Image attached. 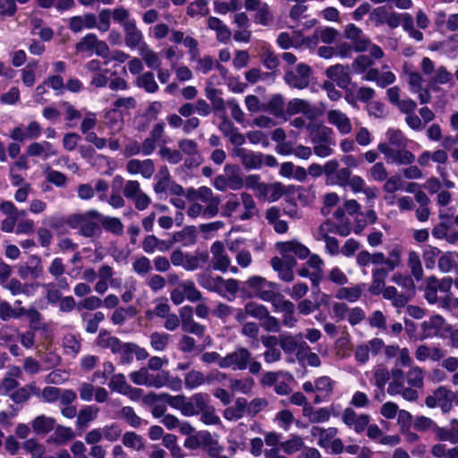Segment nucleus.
<instances>
[{
  "instance_id": "18",
  "label": "nucleus",
  "mask_w": 458,
  "mask_h": 458,
  "mask_svg": "<svg viewBox=\"0 0 458 458\" xmlns=\"http://www.w3.org/2000/svg\"><path fill=\"white\" fill-rule=\"evenodd\" d=\"M136 85L142 88L148 93H155L158 90V85L155 81L152 72H146L138 77Z\"/></svg>"
},
{
  "instance_id": "26",
  "label": "nucleus",
  "mask_w": 458,
  "mask_h": 458,
  "mask_svg": "<svg viewBox=\"0 0 458 458\" xmlns=\"http://www.w3.org/2000/svg\"><path fill=\"white\" fill-rule=\"evenodd\" d=\"M408 266L411 268V272L413 277L417 281L421 280L423 276V269L420 256L416 251L412 250L409 253Z\"/></svg>"
},
{
  "instance_id": "30",
  "label": "nucleus",
  "mask_w": 458,
  "mask_h": 458,
  "mask_svg": "<svg viewBox=\"0 0 458 458\" xmlns=\"http://www.w3.org/2000/svg\"><path fill=\"white\" fill-rule=\"evenodd\" d=\"M373 60L365 55H358L352 64V69L354 73H363L368 68L372 66Z\"/></svg>"
},
{
  "instance_id": "47",
  "label": "nucleus",
  "mask_w": 458,
  "mask_h": 458,
  "mask_svg": "<svg viewBox=\"0 0 458 458\" xmlns=\"http://www.w3.org/2000/svg\"><path fill=\"white\" fill-rule=\"evenodd\" d=\"M126 386H129L125 377L123 374H117L113 377L109 383V386L112 390L116 391L122 394H127Z\"/></svg>"
},
{
  "instance_id": "3",
  "label": "nucleus",
  "mask_w": 458,
  "mask_h": 458,
  "mask_svg": "<svg viewBox=\"0 0 458 458\" xmlns=\"http://www.w3.org/2000/svg\"><path fill=\"white\" fill-rule=\"evenodd\" d=\"M250 357L251 353L247 348L240 347L224 358L220 357L219 367L226 369L235 365L238 369L243 370L247 368Z\"/></svg>"
},
{
  "instance_id": "36",
  "label": "nucleus",
  "mask_w": 458,
  "mask_h": 458,
  "mask_svg": "<svg viewBox=\"0 0 458 458\" xmlns=\"http://www.w3.org/2000/svg\"><path fill=\"white\" fill-rule=\"evenodd\" d=\"M122 416L126 420V422L133 428H138L141 424V418L139 417L134 409L131 406H124L121 410Z\"/></svg>"
},
{
  "instance_id": "16",
  "label": "nucleus",
  "mask_w": 458,
  "mask_h": 458,
  "mask_svg": "<svg viewBox=\"0 0 458 458\" xmlns=\"http://www.w3.org/2000/svg\"><path fill=\"white\" fill-rule=\"evenodd\" d=\"M364 286V284H359L354 287H341L337 291L335 298L339 300H346L350 302H355L360 298Z\"/></svg>"
},
{
  "instance_id": "40",
  "label": "nucleus",
  "mask_w": 458,
  "mask_h": 458,
  "mask_svg": "<svg viewBox=\"0 0 458 458\" xmlns=\"http://www.w3.org/2000/svg\"><path fill=\"white\" fill-rule=\"evenodd\" d=\"M168 379H169V371H166V370H161L157 375L150 374L149 382H148V386L161 388L164 386H166Z\"/></svg>"
},
{
  "instance_id": "23",
  "label": "nucleus",
  "mask_w": 458,
  "mask_h": 458,
  "mask_svg": "<svg viewBox=\"0 0 458 458\" xmlns=\"http://www.w3.org/2000/svg\"><path fill=\"white\" fill-rule=\"evenodd\" d=\"M245 313L252 318L262 320L268 315L267 308L263 304H259L255 301H250L245 304Z\"/></svg>"
},
{
  "instance_id": "5",
  "label": "nucleus",
  "mask_w": 458,
  "mask_h": 458,
  "mask_svg": "<svg viewBox=\"0 0 458 458\" xmlns=\"http://www.w3.org/2000/svg\"><path fill=\"white\" fill-rule=\"evenodd\" d=\"M182 320V330L183 332L194 334L198 336L203 335L205 327L193 320V309L190 305L182 307L179 310Z\"/></svg>"
},
{
  "instance_id": "25",
  "label": "nucleus",
  "mask_w": 458,
  "mask_h": 458,
  "mask_svg": "<svg viewBox=\"0 0 458 458\" xmlns=\"http://www.w3.org/2000/svg\"><path fill=\"white\" fill-rule=\"evenodd\" d=\"M104 118L106 125L112 129L120 127L123 123V113L114 106L105 112Z\"/></svg>"
},
{
  "instance_id": "32",
  "label": "nucleus",
  "mask_w": 458,
  "mask_h": 458,
  "mask_svg": "<svg viewBox=\"0 0 458 458\" xmlns=\"http://www.w3.org/2000/svg\"><path fill=\"white\" fill-rule=\"evenodd\" d=\"M188 401L191 402L195 407L196 415L202 412L209 405V395L207 393H197L191 396Z\"/></svg>"
},
{
  "instance_id": "39",
  "label": "nucleus",
  "mask_w": 458,
  "mask_h": 458,
  "mask_svg": "<svg viewBox=\"0 0 458 458\" xmlns=\"http://www.w3.org/2000/svg\"><path fill=\"white\" fill-rule=\"evenodd\" d=\"M150 339L153 349L156 351H163L168 344L169 335L165 333L159 334L157 332H154L152 333Z\"/></svg>"
},
{
  "instance_id": "12",
  "label": "nucleus",
  "mask_w": 458,
  "mask_h": 458,
  "mask_svg": "<svg viewBox=\"0 0 458 458\" xmlns=\"http://www.w3.org/2000/svg\"><path fill=\"white\" fill-rule=\"evenodd\" d=\"M55 424V420L46 415H38L31 421L33 431L37 435H47L51 432Z\"/></svg>"
},
{
  "instance_id": "44",
  "label": "nucleus",
  "mask_w": 458,
  "mask_h": 458,
  "mask_svg": "<svg viewBox=\"0 0 458 458\" xmlns=\"http://www.w3.org/2000/svg\"><path fill=\"white\" fill-rule=\"evenodd\" d=\"M389 13L386 6H379L375 8L370 13V20L375 23L376 26L386 23Z\"/></svg>"
},
{
  "instance_id": "4",
  "label": "nucleus",
  "mask_w": 458,
  "mask_h": 458,
  "mask_svg": "<svg viewBox=\"0 0 458 458\" xmlns=\"http://www.w3.org/2000/svg\"><path fill=\"white\" fill-rule=\"evenodd\" d=\"M218 443L215 440L208 430H199L192 436L187 437L184 440L183 445L190 450H196L202 448L208 453V448L215 446Z\"/></svg>"
},
{
  "instance_id": "14",
  "label": "nucleus",
  "mask_w": 458,
  "mask_h": 458,
  "mask_svg": "<svg viewBox=\"0 0 458 458\" xmlns=\"http://www.w3.org/2000/svg\"><path fill=\"white\" fill-rule=\"evenodd\" d=\"M284 100L282 95H274L267 104L265 105V110L277 118H284L287 120L285 116V111H284Z\"/></svg>"
},
{
  "instance_id": "24",
  "label": "nucleus",
  "mask_w": 458,
  "mask_h": 458,
  "mask_svg": "<svg viewBox=\"0 0 458 458\" xmlns=\"http://www.w3.org/2000/svg\"><path fill=\"white\" fill-rule=\"evenodd\" d=\"M335 387V381L328 376H322L315 379V388L318 392L325 394V398H329Z\"/></svg>"
},
{
  "instance_id": "8",
  "label": "nucleus",
  "mask_w": 458,
  "mask_h": 458,
  "mask_svg": "<svg viewBox=\"0 0 458 458\" xmlns=\"http://www.w3.org/2000/svg\"><path fill=\"white\" fill-rule=\"evenodd\" d=\"M445 324V319L441 315H433L429 320H425L421 323L422 334L419 336L420 340H425L431 337L432 335L437 337H443L444 335L439 334L440 329Z\"/></svg>"
},
{
  "instance_id": "48",
  "label": "nucleus",
  "mask_w": 458,
  "mask_h": 458,
  "mask_svg": "<svg viewBox=\"0 0 458 458\" xmlns=\"http://www.w3.org/2000/svg\"><path fill=\"white\" fill-rule=\"evenodd\" d=\"M374 377H375L376 386L382 391V396H384L385 395L383 393L384 387H385L386 382L390 378L389 371L386 368L377 369L374 372Z\"/></svg>"
},
{
  "instance_id": "42",
  "label": "nucleus",
  "mask_w": 458,
  "mask_h": 458,
  "mask_svg": "<svg viewBox=\"0 0 458 458\" xmlns=\"http://www.w3.org/2000/svg\"><path fill=\"white\" fill-rule=\"evenodd\" d=\"M81 341L72 334H68L64 337V347L69 350L71 353L76 355L81 350Z\"/></svg>"
},
{
  "instance_id": "45",
  "label": "nucleus",
  "mask_w": 458,
  "mask_h": 458,
  "mask_svg": "<svg viewBox=\"0 0 458 458\" xmlns=\"http://www.w3.org/2000/svg\"><path fill=\"white\" fill-rule=\"evenodd\" d=\"M150 374L145 368L133 371L130 374L131 380L138 386H147L149 382Z\"/></svg>"
},
{
  "instance_id": "49",
  "label": "nucleus",
  "mask_w": 458,
  "mask_h": 458,
  "mask_svg": "<svg viewBox=\"0 0 458 458\" xmlns=\"http://www.w3.org/2000/svg\"><path fill=\"white\" fill-rule=\"evenodd\" d=\"M333 133V130L329 127L322 125L321 129L318 131L313 136L310 137L311 141L317 143H329L330 135Z\"/></svg>"
},
{
  "instance_id": "28",
  "label": "nucleus",
  "mask_w": 458,
  "mask_h": 458,
  "mask_svg": "<svg viewBox=\"0 0 458 458\" xmlns=\"http://www.w3.org/2000/svg\"><path fill=\"white\" fill-rule=\"evenodd\" d=\"M259 180V174H250L245 177L244 183L248 189H257L261 195H267L268 185L265 182H260Z\"/></svg>"
},
{
  "instance_id": "27",
  "label": "nucleus",
  "mask_w": 458,
  "mask_h": 458,
  "mask_svg": "<svg viewBox=\"0 0 458 458\" xmlns=\"http://www.w3.org/2000/svg\"><path fill=\"white\" fill-rule=\"evenodd\" d=\"M281 446L285 454H293L304 446V442L300 436L294 435L290 439L281 443Z\"/></svg>"
},
{
  "instance_id": "63",
  "label": "nucleus",
  "mask_w": 458,
  "mask_h": 458,
  "mask_svg": "<svg viewBox=\"0 0 458 458\" xmlns=\"http://www.w3.org/2000/svg\"><path fill=\"white\" fill-rule=\"evenodd\" d=\"M132 267L134 271L140 275L147 274L151 268L150 261L145 256L137 259L133 262Z\"/></svg>"
},
{
  "instance_id": "51",
  "label": "nucleus",
  "mask_w": 458,
  "mask_h": 458,
  "mask_svg": "<svg viewBox=\"0 0 458 458\" xmlns=\"http://www.w3.org/2000/svg\"><path fill=\"white\" fill-rule=\"evenodd\" d=\"M437 266L441 272H450L454 266V254L452 252L443 254L438 259Z\"/></svg>"
},
{
  "instance_id": "46",
  "label": "nucleus",
  "mask_w": 458,
  "mask_h": 458,
  "mask_svg": "<svg viewBox=\"0 0 458 458\" xmlns=\"http://www.w3.org/2000/svg\"><path fill=\"white\" fill-rule=\"evenodd\" d=\"M271 20V13L269 6L267 3H264L255 14V22L267 26Z\"/></svg>"
},
{
  "instance_id": "6",
  "label": "nucleus",
  "mask_w": 458,
  "mask_h": 458,
  "mask_svg": "<svg viewBox=\"0 0 458 458\" xmlns=\"http://www.w3.org/2000/svg\"><path fill=\"white\" fill-rule=\"evenodd\" d=\"M350 69L349 65L344 66L341 64H336L326 70V75L335 81L339 88L346 89L352 81Z\"/></svg>"
},
{
  "instance_id": "11",
  "label": "nucleus",
  "mask_w": 458,
  "mask_h": 458,
  "mask_svg": "<svg viewBox=\"0 0 458 458\" xmlns=\"http://www.w3.org/2000/svg\"><path fill=\"white\" fill-rule=\"evenodd\" d=\"M123 30L125 32V45L131 48H135L142 40V33L138 30L135 21L124 22Z\"/></svg>"
},
{
  "instance_id": "22",
  "label": "nucleus",
  "mask_w": 458,
  "mask_h": 458,
  "mask_svg": "<svg viewBox=\"0 0 458 458\" xmlns=\"http://www.w3.org/2000/svg\"><path fill=\"white\" fill-rule=\"evenodd\" d=\"M295 305L291 301H282L283 325L288 327H293L297 322L294 317Z\"/></svg>"
},
{
  "instance_id": "20",
  "label": "nucleus",
  "mask_w": 458,
  "mask_h": 458,
  "mask_svg": "<svg viewBox=\"0 0 458 458\" xmlns=\"http://www.w3.org/2000/svg\"><path fill=\"white\" fill-rule=\"evenodd\" d=\"M223 91L220 89L212 87H207L205 89V95L208 99L210 100L214 110L224 111L225 109V101L219 95H222Z\"/></svg>"
},
{
  "instance_id": "9",
  "label": "nucleus",
  "mask_w": 458,
  "mask_h": 458,
  "mask_svg": "<svg viewBox=\"0 0 458 458\" xmlns=\"http://www.w3.org/2000/svg\"><path fill=\"white\" fill-rule=\"evenodd\" d=\"M276 247L281 255L292 252L300 259H305L310 254V249L296 240L278 242Z\"/></svg>"
},
{
  "instance_id": "57",
  "label": "nucleus",
  "mask_w": 458,
  "mask_h": 458,
  "mask_svg": "<svg viewBox=\"0 0 458 458\" xmlns=\"http://www.w3.org/2000/svg\"><path fill=\"white\" fill-rule=\"evenodd\" d=\"M230 259L226 253L213 258V269L226 272L230 267Z\"/></svg>"
},
{
  "instance_id": "54",
  "label": "nucleus",
  "mask_w": 458,
  "mask_h": 458,
  "mask_svg": "<svg viewBox=\"0 0 458 458\" xmlns=\"http://www.w3.org/2000/svg\"><path fill=\"white\" fill-rule=\"evenodd\" d=\"M401 248L399 245H395L391 251L388 253L387 267L388 270H394L396 267L401 264Z\"/></svg>"
},
{
  "instance_id": "56",
  "label": "nucleus",
  "mask_w": 458,
  "mask_h": 458,
  "mask_svg": "<svg viewBox=\"0 0 458 458\" xmlns=\"http://www.w3.org/2000/svg\"><path fill=\"white\" fill-rule=\"evenodd\" d=\"M452 80V74L446 70L445 66L437 68L435 77L430 80V84H445Z\"/></svg>"
},
{
  "instance_id": "35",
  "label": "nucleus",
  "mask_w": 458,
  "mask_h": 458,
  "mask_svg": "<svg viewBox=\"0 0 458 458\" xmlns=\"http://www.w3.org/2000/svg\"><path fill=\"white\" fill-rule=\"evenodd\" d=\"M159 155L162 158L166 159L172 165L179 164L182 160V156L180 150L171 149L165 146L159 149Z\"/></svg>"
},
{
  "instance_id": "17",
  "label": "nucleus",
  "mask_w": 458,
  "mask_h": 458,
  "mask_svg": "<svg viewBox=\"0 0 458 458\" xmlns=\"http://www.w3.org/2000/svg\"><path fill=\"white\" fill-rule=\"evenodd\" d=\"M197 229L194 225H186L182 230L173 235L175 242H183L184 246L192 245L196 242Z\"/></svg>"
},
{
  "instance_id": "10",
  "label": "nucleus",
  "mask_w": 458,
  "mask_h": 458,
  "mask_svg": "<svg viewBox=\"0 0 458 458\" xmlns=\"http://www.w3.org/2000/svg\"><path fill=\"white\" fill-rule=\"evenodd\" d=\"M328 123L335 125L340 133L348 134L352 131V124L347 115L339 110H331L327 114Z\"/></svg>"
},
{
  "instance_id": "13",
  "label": "nucleus",
  "mask_w": 458,
  "mask_h": 458,
  "mask_svg": "<svg viewBox=\"0 0 458 458\" xmlns=\"http://www.w3.org/2000/svg\"><path fill=\"white\" fill-rule=\"evenodd\" d=\"M198 284L204 289H207L209 292H215L219 294H222V290L219 285L222 284V282H225V279L217 276L213 278L210 275L208 274H199L197 277Z\"/></svg>"
},
{
  "instance_id": "21",
  "label": "nucleus",
  "mask_w": 458,
  "mask_h": 458,
  "mask_svg": "<svg viewBox=\"0 0 458 458\" xmlns=\"http://www.w3.org/2000/svg\"><path fill=\"white\" fill-rule=\"evenodd\" d=\"M100 226H102L106 231L110 232L115 235H121L123 232V223L117 217L102 216L100 220Z\"/></svg>"
},
{
  "instance_id": "43",
  "label": "nucleus",
  "mask_w": 458,
  "mask_h": 458,
  "mask_svg": "<svg viewBox=\"0 0 458 458\" xmlns=\"http://www.w3.org/2000/svg\"><path fill=\"white\" fill-rule=\"evenodd\" d=\"M200 420L205 425H217L221 423L220 418L215 413V408L210 405L201 412Z\"/></svg>"
},
{
  "instance_id": "33",
  "label": "nucleus",
  "mask_w": 458,
  "mask_h": 458,
  "mask_svg": "<svg viewBox=\"0 0 458 458\" xmlns=\"http://www.w3.org/2000/svg\"><path fill=\"white\" fill-rule=\"evenodd\" d=\"M440 253L441 250L437 247H434L431 245L427 246L422 254L426 268H434L436 264V259Z\"/></svg>"
},
{
  "instance_id": "61",
  "label": "nucleus",
  "mask_w": 458,
  "mask_h": 458,
  "mask_svg": "<svg viewBox=\"0 0 458 458\" xmlns=\"http://www.w3.org/2000/svg\"><path fill=\"white\" fill-rule=\"evenodd\" d=\"M263 321L260 323V326L267 332L277 333L280 331V324L279 320L269 314L267 317H265Z\"/></svg>"
},
{
  "instance_id": "1",
  "label": "nucleus",
  "mask_w": 458,
  "mask_h": 458,
  "mask_svg": "<svg viewBox=\"0 0 458 458\" xmlns=\"http://www.w3.org/2000/svg\"><path fill=\"white\" fill-rule=\"evenodd\" d=\"M144 403L152 405L157 401L165 402L172 408L180 410L182 414L187 417L196 415L195 407L191 402L188 401L182 394L172 396L167 393H161L159 394L155 393H149L145 395L143 399Z\"/></svg>"
},
{
  "instance_id": "31",
  "label": "nucleus",
  "mask_w": 458,
  "mask_h": 458,
  "mask_svg": "<svg viewBox=\"0 0 458 458\" xmlns=\"http://www.w3.org/2000/svg\"><path fill=\"white\" fill-rule=\"evenodd\" d=\"M181 286L182 287L185 293V297L188 301L195 302L202 299V294L196 288L193 281H185L181 284Z\"/></svg>"
},
{
  "instance_id": "29",
  "label": "nucleus",
  "mask_w": 458,
  "mask_h": 458,
  "mask_svg": "<svg viewBox=\"0 0 458 458\" xmlns=\"http://www.w3.org/2000/svg\"><path fill=\"white\" fill-rule=\"evenodd\" d=\"M98 43V37L94 33H89L85 35L81 41L75 45L77 52H86L94 49Z\"/></svg>"
},
{
  "instance_id": "2",
  "label": "nucleus",
  "mask_w": 458,
  "mask_h": 458,
  "mask_svg": "<svg viewBox=\"0 0 458 458\" xmlns=\"http://www.w3.org/2000/svg\"><path fill=\"white\" fill-rule=\"evenodd\" d=\"M102 214L96 209H90L84 213V221L80 228L81 235L88 238L100 235L102 229L100 220Z\"/></svg>"
},
{
  "instance_id": "34",
  "label": "nucleus",
  "mask_w": 458,
  "mask_h": 458,
  "mask_svg": "<svg viewBox=\"0 0 458 458\" xmlns=\"http://www.w3.org/2000/svg\"><path fill=\"white\" fill-rule=\"evenodd\" d=\"M284 79L287 85L295 89H303L309 86V81H305L293 71H287Z\"/></svg>"
},
{
  "instance_id": "37",
  "label": "nucleus",
  "mask_w": 458,
  "mask_h": 458,
  "mask_svg": "<svg viewBox=\"0 0 458 458\" xmlns=\"http://www.w3.org/2000/svg\"><path fill=\"white\" fill-rule=\"evenodd\" d=\"M94 420L93 409L92 406H85L81 409L78 416L76 424L78 428L87 427L88 423Z\"/></svg>"
},
{
  "instance_id": "62",
  "label": "nucleus",
  "mask_w": 458,
  "mask_h": 458,
  "mask_svg": "<svg viewBox=\"0 0 458 458\" xmlns=\"http://www.w3.org/2000/svg\"><path fill=\"white\" fill-rule=\"evenodd\" d=\"M435 426V422L428 417L426 416H417L415 421L413 423V428L417 431H427L432 427Z\"/></svg>"
},
{
  "instance_id": "50",
  "label": "nucleus",
  "mask_w": 458,
  "mask_h": 458,
  "mask_svg": "<svg viewBox=\"0 0 458 458\" xmlns=\"http://www.w3.org/2000/svg\"><path fill=\"white\" fill-rule=\"evenodd\" d=\"M434 430L437 434V438L440 441L449 440L453 444H456L458 442V435L454 434L445 428H440L435 424Z\"/></svg>"
},
{
  "instance_id": "15",
  "label": "nucleus",
  "mask_w": 458,
  "mask_h": 458,
  "mask_svg": "<svg viewBox=\"0 0 458 458\" xmlns=\"http://www.w3.org/2000/svg\"><path fill=\"white\" fill-rule=\"evenodd\" d=\"M213 378L211 377H205L204 374L198 370H191L186 373L184 377V385L187 389H194L203 385L204 383H211Z\"/></svg>"
},
{
  "instance_id": "19",
  "label": "nucleus",
  "mask_w": 458,
  "mask_h": 458,
  "mask_svg": "<svg viewBox=\"0 0 458 458\" xmlns=\"http://www.w3.org/2000/svg\"><path fill=\"white\" fill-rule=\"evenodd\" d=\"M310 111V105L307 101L301 98H293L287 104L285 109L286 115H294L297 114H307Z\"/></svg>"
},
{
  "instance_id": "60",
  "label": "nucleus",
  "mask_w": 458,
  "mask_h": 458,
  "mask_svg": "<svg viewBox=\"0 0 458 458\" xmlns=\"http://www.w3.org/2000/svg\"><path fill=\"white\" fill-rule=\"evenodd\" d=\"M23 446L33 455L42 456L45 453V446L42 444L38 443L34 438L27 439L23 443Z\"/></svg>"
},
{
  "instance_id": "53",
  "label": "nucleus",
  "mask_w": 458,
  "mask_h": 458,
  "mask_svg": "<svg viewBox=\"0 0 458 458\" xmlns=\"http://www.w3.org/2000/svg\"><path fill=\"white\" fill-rule=\"evenodd\" d=\"M134 347H137V344L133 343H126L122 347L121 351L118 352V353H120V362L122 364H128L132 361Z\"/></svg>"
},
{
  "instance_id": "59",
  "label": "nucleus",
  "mask_w": 458,
  "mask_h": 458,
  "mask_svg": "<svg viewBox=\"0 0 458 458\" xmlns=\"http://www.w3.org/2000/svg\"><path fill=\"white\" fill-rule=\"evenodd\" d=\"M263 65L268 70H274L279 65V60L274 51L267 49L262 56Z\"/></svg>"
},
{
  "instance_id": "7",
  "label": "nucleus",
  "mask_w": 458,
  "mask_h": 458,
  "mask_svg": "<svg viewBox=\"0 0 458 458\" xmlns=\"http://www.w3.org/2000/svg\"><path fill=\"white\" fill-rule=\"evenodd\" d=\"M234 155L241 158L242 164L248 170L260 169L263 165L264 154L262 152H254L243 148H236Z\"/></svg>"
},
{
  "instance_id": "58",
  "label": "nucleus",
  "mask_w": 458,
  "mask_h": 458,
  "mask_svg": "<svg viewBox=\"0 0 458 458\" xmlns=\"http://www.w3.org/2000/svg\"><path fill=\"white\" fill-rule=\"evenodd\" d=\"M20 99V90L17 87L11 88L6 93H4L0 97L2 104L14 105Z\"/></svg>"
},
{
  "instance_id": "64",
  "label": "nucleus",
  "mask_w": 458,
  "mask_h": 458,
  "mask_svg": "<svg viewBox=\"0 0 458 458\" xmlns=\"http://www.w3.org/2000/svg\"><path fill=\"white\" fill-rule=\"evenodd\" d=\"M320 40L325 44L333 43L338 36V31L331 27L318 29Z\"/></svg>"
},
{
  "instance_id": "55",
  "label": "nucleus",
  "mask_w": 458,
  "mask_h": 458,
  "mask_svg": "<svg viewBox=\"0 0 458 458\" xmlns=\"http://www.w3.org/2000/svg\"><path fill=\"white\" fill-rule=\"evenodd\" d=\"M122 434V428L117 423L106 425L104 428V436L110 442L116 441Z\"/></svg>"
},
{
  "instance_id": "38",
  "label": "nucleus",
  "mask_w": 458,
  "mask_h": 458,
  "mask_svg": "<svg viewBox=\"0 0 458 458\" xmlns=\"http://www.w3.org/2000/svg\"><path fill=\"white\" fill-rule=\"evenodd\" d=\"M414 155L407 149L396 150L392 157V161L399 165H411L414 162Z\"/></svg>"
},
{
  "instance_id": "41",
  "label": "nucleus",
  "mask_w": 458,
  "mask_h": 458,
  "mask_svg": "<svg viewBox=\"0 0 458 458\" xmlns=\"http://www.w3.org/2000/svg\"><path fill=\"white\" fill-rule=\"evenodd\" d=\"M181 151L187 156L199 155L198 144L193 140L183 139L178 142Z\"/></svg>"
},
{
  "instance_id": "52",
  "label": "nucleus",
  "mask_w": 458,
  "mask_h": 458,
  "mask_svg": "<svg viewBox=\"0 0 458 458\" xmlns=\"http://www.w3.org/2000/svg\"><path fill=\"white\" fill-rule=\"evenodd\" d=\"M412 416L406 410H400L398 411L397 423L400 426L401 432H408L411 427Z\"/></svg>"
}]
</instances>
